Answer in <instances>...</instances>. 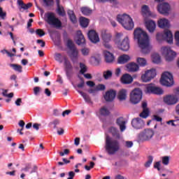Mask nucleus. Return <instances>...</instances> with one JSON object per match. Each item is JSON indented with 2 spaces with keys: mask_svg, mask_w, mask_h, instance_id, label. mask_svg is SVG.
Segmentation results:
<instances>
[{
  "mask_svg": "<svg viewBox=\"0 0 179 179\" xmlns=\"http://www.w3.org/2000/svg\"><path fill=\"white\" fill-rule=\"evenodd\" d=\"M134 38L138 40V46L141 48L143 54H149L150 49H149V36L142 29L137 28L134 32Z\"/></svg>",
  "mask_w": 179,
  "mask_h": 179,
  "instance_id": "f257e3e1",
  "label": "nucleus"
},
{
  "mask_svg": "<svg viewBox=\"0 0 179 179\" xmlns=\"http://www.w3.org/2000/svg\"><path fill=\"white\" fill-rule=\"evenodd\" d=\"M120 148H121V145L118 140L111 138L108 136H106L105 149L108 155H115L120 150Z\"/></svg>",
  "mask_w": 179,
  "mask_h": 179,
  "instance_id": "f03ea898",
  "label": "nucleus"
},
{
  "mask_svg": "<svg viewBox=\"0 0 179 179\" xmlns=\"http://www.w3.org/2000/svg\"><path fill=\"white\" fill-rule=\"evenodd\" d=\"M117 20L126 30H132L134 29V20H132V18L129 15H117Z\"/></svg>",
  "mask_w": 179,
  "mask_h": 179,
  "instance_id": "7ed1b4c3",
  "label": "nucleus"
},
{
  "mask_svg": "<svg viewBox=\"0 0 179 179\" xmlns=\"http://www.w3.org/2000/svg\"><path fill=\"white\" fill-rule=\"evenodd\" d=\"M45 17L46 19L45 21L50 24V26H54L56 29L62 27V22L55 17V14L54 13H45Z\"/></svg>",
  "mask_w": 179,
  "mask_h": 179,
  "instance_id": "20e7f679",
  "label": "nucleus"
},
{
  "mask_svg": "<svg viewBox=\"0 0 179 179\" xmlns=\"http://www.w3.org/2000/svg\"><path fill=\"white\" fill-rule=\"evenodd\" d=\"M156 39L159 43L167 41L169 44H173V33L169 29H165L164 33H157Z\"/></svg>",
  "mask_w": 179,
  "mask_h": 179,
  "instance_id": "39448f33",
  "label": "nucleus"
},
{
  "mask_svg": "<svg viewBox=\"0 0 179 179\" xmlns=\"http://www.w3.org/2000/svg\"><path fill=\"white\" fill-rule=\"evenodd\" d=\"M160 83L162 84L163 86H166L167 87L173 86V85H174L173 75L169 71L163 73L160 78Z\"/></svg>",
  "mask_w": 179,
  "mask_h": 179,
  "instance_id": "423d86ee",
  "label": "nucleus"
},
{
  "mask_svg": "<svg viewBox=\"0 0 179 179\" xmlns=\"http://www.w3.org/2000/svg\"><path fill=\"white\" fill-rule=\"evenodd\" d=\"M142 90L141 88H135L130 93L129 101L131 104H138L142 100Z\"/></svg>",
  "mask_w": 179,
  "mask_h": 179,
  "instance_id": "0eeeda50",
  "label": "nucleus"
},
{
  "mask_svg": "<svg viewBox=\"0 0 179 179\" xmlns=\"http://www.w3.org/2000/svg\"><path fill=\"white\" fill-rule=\"evenodd\" d=\"M162 53L164 57H165L166 59L171 62V61H173L174 58H176L177 53L171 50V48L168 46H164L162 48Z\"/></svg>",
  "mask_w": 179,
  "mask_h": 179,
  "instance_id": "6e6552de",
  "label": "nucleus"
},
{
  "mask_svg": "<svg viewBox=\"0 0 179 179\" xmlns=\"http://www.w3.org/2000/svg\"><path fill=\"white\" fill-rule=\"evenodd\" d=\"M156 77V69H151L150 70H147L145 73L141 75V80L145 83L148 82H150L152 79H155Z\"/></svg>",
  "mask_w": 179,
  "mask_h": 179,
  "instance_id": "1a4fd4ad",
  "label": "nucleus"
},
{
  "mask_svg": "<svg viewBox=\"0 0 179 179\" xmlns=\"http://www.w3.org/2000/svg\"><path fill=\"white\" fill-rule=\"evenodd\" d=\"M157 9L161 15L164 16H169V12H170V4L169 3H162L157 6Z\"/></svg>",
  "mask_w": 179,
  "mask_h": 179,
  "instance_id": "9d476101",
  "label": "nucleus"
},
{
  "mask_svg": "<svg viewBox=\"0 0 179 179\" xmlns=\"http://www.w3.org/2000/svg\"><path fill=\"white\" fill-rule=\"evenodd\" d=\"M153 135H155V131H153V129H145L140 134L139 136L142 141H149V139H152V138H153Z\"/></svg>",
  "mask_w": 179,
  "mask_h": 179,
  "instance_id": "9b49d317",
  "label": "nucleus"
},
{
  "mask_svg": "<svg viewBox=\"0 0 179 179\" xmlns=\"http://www.w3.org/2000/svg\"><path fill=\"white\" fill-rule=\"evenodd\" d=\"M63 59L64 61V65L66 75L69 78V76H71V73H72V71H73V66L66 56H64Z\"/></svg>",
  "mask_w": 179,
  "mask_h": 179,
  "instance_id": "f8f14e48",
  "label": "nucleus"
},
{
  "mask_svg": "<svg viewBox=\"0 0 179 179\" xmlns=\"http://www.w3.org/2000/svg\"><path fill=\"white\" fill-rule=\"evenodd\" d=\"M117 45L119 50L122 51H128L129 50V38L126 36L122 41H117Z\"/></svg>",
  "mask_w": 179,
  "mask_h": 179,
  "instance_id": "ddd939ff",
  "label": "nucleus"
},
{
  "mask_svg": "<svg viewBox=\"0 0 179 179\" xmlns=\"http://www.w3.org/2000/svg\"><path fill=\"white\" fill-rule=\"evenodd\" d=\"M87 36L91 43L94 44H97V43L100 42L99 34L94 29L90 30L87 33Z\"/></svg>",
  "mask_w": 179,
  "mask_h": 179,
  "instance_id": "4468645a",
  "label": "nucleus"
},
{
  "mask_svg": "<svg viewBox=\"0 0 179 179\" xmlns=\"http://www.w3.org/2000/svg\"><path fill=\"white\" fill-rule=\"evenodd\" d=\"M148 93H152V94H163L164 91L162 88L156 87L154 85L150 84L147 87Z\"/></svg>",
  "mask_w": 179,
  "mask_h": 179,
  "instance_id": "2eb2a0df",
  "label": "nucleus"
},
{
  "mask_svg": "<svg viewBox=\"0 0 179 179\" xmlns=\"http://www.w3.org/2000/svg\"><path fill=\"white\" fill-rule=\"evenodd\" d=\"M131 125L135 129H142L145 127V122L140 117H136L132 120Z\"/></svg>",
  "mask_w": 179,
  "mask_h": 179,
  "instance_id": "dca6fc26",
  "label": "nucleus"
},
{
  "mask_svg": "<svg viewBox=\"0 0 179 179\" xmlns=\"http://www.w3.org/2000/svg\"><path fill=\"white\" fill-rule=\"evenodd\" d=\"M164 101L168 106H173L178 103V98L174 95H167L164 98Z\"/></svg>",
  "mask_w": 179,
  "mask_h": 179,
  "instance_id": "f3484780",
  "label": "nucleus"
},
{
  "mask_svg": "<svg viewBox=\"0 0 179 179\" xmlns=\"http://www.w3.org/2000/svg\"><path fill=\"white\" fill-rule=\"evenodd\" d=\"M115 96H117V92H115L114 90H110L106 92V94L103 95V98L106 101L111 102L114 101Z\"/></svg>",
  "mask_w": 179,
  "mask_h": 179,
  "instance_id": "a211bd4d",
  "label": "nucleus"
},
{
  "mask_svg": "<svg viewBox=\"0 0 179 179\" xmlns=\"http://www.w3.org/2000/svg\"><path fill=\"white\" fill-rule=\"evenodd\" d=\"M116 124L120 127L121 132H124L127 129V122L124 117H117L116 119Z\"/></svg>",
  "mask_w": 179,
  "mask_h": 179,
  "instance_id": "6ab92c4d",
  "label": "nucleus"
},
{
  "mask_svg": "<svg viewBox=\"0 0 179 179\" xmlns=\"http://www.w3.org/2000/svg\"><path fill=\"white\" fill-rule=\"evenodd\" d=\"M101 37L103 41V43H110L111 41V38L113 35L108 30L103 29L101 33Z\"/></svg>",
  "mask_w": 179,
  "mask_h": 179,
  "instance_id": "aec40b11",
  "label": "nucleus"
},
{
  "mask_svg": "<svg viewBox=\"0 0 179 179\" xmlns=\"http://www.w3.org/2000/svg\"><path fill=\"white\" fill-rule=\"evenodd\" d=\"M76 44H78V45H82L83 47L86 45V39H85V36H83V34H82V31H77Z\"/></svg>",
  "mask_w": 179,
  "mask_h": 179,
  "instance_id": "412c9836",
  "label": "nucleus"
},
{
  "mask_svg": "<svg viewBox=\"0 0 179 179\" xmlns=\"http://www.w3.org/2000/svg\"><path fill=\"white\" fill-rule=\"evenodd\" d=\"M17 5L19 6V10L20 12H23L22 9L24 10H27V9H29V8H31L33 6V3H27V4L23 2V0H17Z\"/></svg>",
  "mask_w": 179,
  "mask_h": 179,
  "instance_id": "4be33fe9",
  "label": "nucleus"
},
{
  "mask_svg": "<svg viewBox=\"0 0 179 179\" xmlns=\"http://www.w3.org/2000/svg\"><path fill=\"white\" fill-rule=\"evenodd\" d=\"M103 55H104V58H105V62L107 64H112V62H114V55H113V53L107 51V50H104L103 51Z\"/></svg>",
  "mask_w": 179,
  "mask_h": 179,
  "instance_id": "5701e85b",
  "label": "nucleus"
},
{
  "mask_svg": "<svg viewBox=\"0 0 179 179\" xmlns=\"http://www.w3.org/2000/svg\"><path fill=\"white\" fill-rule=\"evenodd\" d=\"M126 68L129 72H137V71H139V65L135 62L127 64Z\"/></svg>",
  "mask_w": 179,
  "mask_h": 179,
  "instance_id": "b1692460",
  "label": "nucleus"
},
{
  "mask_svg": "<svg viewBox=\"0 0 179 179\" xmlns=\"http://www.w3.org/2000/svg\"><path fill=\"white\" fill-rule=\"evenodd\" d=\"M158 26L160 29H169L170 27V21L166 18L160 19L158 21Z\"/></svg>",
  "mask_w": 179,
  "mask_h": 179,
  "instance_id": "393cba45",
  "label": "nucleus"
},
{
  "mask_svg": "<svg viewBox=\"0 0 179 179\" xmlns=\"http://www.w3.org/2000/svg\"><path fill=\"white\" fill-rule=\"evenodd\" d=\"M122 83L123 85H131L132 83L134 78L129 74H124L121 78Z\"/></svg>",
  "mask_w": 179,
  "mask_h": 179,
  "instance_id": "a878e982",
  "label": "nucleus"
},
{
  "mask_svg": "<svg viewBox=\"0 0 179 179\" xmlns=\"http://www.w3.org/2000/svg\"><path fill=\"white\" fill-rule=\"evenodd\" d=\"M145 27L150 33H153L156 29V22L153 20H148L145 22Z\"/></svg>",
  "mask_w": 179,
  "mask_h": 179,
  "instance_id": "bb28decb",
  "label": "nucleus"
},
{
  "mask_svg": "<svg viewBox=\"0 0 179 179\" xmlns=\"http://www.w3.org/2000/svg\"><path fill=\"white\" fill-rule=\"evenodd\" d=\"M110 134L116 139H121V135L120 134V131L115 127H110L108 129Z\"/></svg>",
  "mask_w": 179,
  "mask_h": 179,
  "instance_id": "cd10ccee",
  "label": "nucleus"
},
{
  "mask_svg": "<svg viewBox=\"0 0 179 179\" xmlns=\"http://www.w3.org/2000/svg\"><path fill=\"white\" fill-rule=\"evenodd\" d=\"M117 99L120 101H125L127 100V90H120L117 93Z\"/></svg>",
  "mask_w": 179,
  "mask_h": 179,
  "instance_id": "c85d7f7f",
  "label": "nucleus"
},
{
  "mask_svg": "<svg viewBox=\"0 0 179 179\" xmlns=\"http://www.w3.org/2000/svg\"><path fill=\"white\" fill-rule=\"evenodd\" d=\"M129 59H131V58L129 57V55H122L118 58L117 62L118 64H127V62H128Z\"/></svg>",
  "mask_w": 179,
  "mask_h": 179,
  "instance_id": "c756f323",
  "label": "nucleus"
},
{
  "mask_svg": "<svg viewBox=\"0 0 179 179\" xmlns=\"http://www.w3.org/2000/svg\"><path fill=\"white\" fill-rule=\"evenodd\" d=\"M80 12L84 15V16H90L93 13V10L89 7H81Z\"/></svg>",
  "mask_w": 179,
  "mask_h": 179,
  "instance_id": "7c9ffc66",
  "label": "nucleus"
},
{
  "mask_svg": "<svg viewBox=\"0 0 179 179\" xmlns=\"http://www.w3.org/2000/svg\"><path fill=\"white\" fill-rule=\"evenodd\" d=\"M78 54H79V52L78 50H76L74 52H71V54L69 55L70 59L73 62V64L78 63Z\"/></svg>",
  "mask_w": 179,
  "mask_h": 179,
  "instance_id": "2f4dec72",
  "label": "nucleus"
},
{
  "mask_svg": "<svg viewBox=\"0 0 179 179\" xmlns=\"http://www.w3.org/2000/svg\"><path fill=\"white\" fill-rule=\"evenodd\" d=\"M89 23H90V20L85 17H80V24L82 27L86 28L89 26Z\"/></svg>",
  "mask_w": 179,
  "mask_h": 179,
  "instance_id": "473e14b6",
  "label": "nucleus"
},
{
  "mask_svg": "<svg viewBox=\"0 0 179 179\" xmlns=\"http://www.w3.org/2000/svg\"><path fill=\"white\" fill-rule=\"evenodd\" d=\"M141 12L143 16H152V13L149 9V6H148L147 5H144L142 6Z\"/></svg>",
  "mask_w": 179,
  "mask_h": 179,
  "instance_id": "72a5a7b5",
  "label": "nucleus"
},
{
  "mask_svg": "<svg viewBox=\"0 0 179 179\" xmlns=\"http://www.w3.org/2000/svg\"><path fill=\"white\" fill-rule=\"evenodd\" d=\"M67 47L70 50V51H71V52L78 51V49L75 46V43H73V41H72V40L71 39H69L67 41Z\"/></svg>",
  "mask_w": 179,
  "mask_h": 179,
  "instance_id": "f704fd0d",
  "label": "nucleus"
},
{
  "mask_svg": "<svg viewBox=\"0 0 179 179\" xmlns=\"http://www.w3.org/2000/svg\"><path fill=\"white\" fill-rule=\"evenodd\" d=\"M67 14L69 16V19L72 23H76L78 20H76V15H75V13H73V10H69L67 11Z\"/></svg>",
  "mask_w": 179,
  "mask_h": 179,
  "instance_id": "c9c22d12",
  "label": "nucleus"
},
{
  "mask_svg": "<svg viewBox=\"0 0 179 179\" xmlns=\"http://www.w3.org/2000/svg\"><path fill=\"white\" fill-rule=\"evenodd\" d=\"M78 92L81 94L82 97H83L85 101H86V103H92V99H90V96H89V95H87L86 93L82 92V91H78Z\"/></svg>",
  "mask_w": 179,
  "mask_h": 179,
  "instance_id": "e433bc0d",
  "label": "nucleus"
},
{
  "mask_svg": "<svg viewBox=\"0 0 179 179\" xmlns=\"http://www.w3.org/2000/svg\"><path fill=\"white\" fill-rule=\"evenodd\" d=\"M10 68H13L14 71H16L17 72H20V73L22 72V69H23V67H22L21 65L16 64H10Z\"/></svg>",
  "mask_w": 179,
  "mask_h": 179,
  "instance_id": "4c0bfd02",
  "label": "nucleus"
},
{
  "mask_svg": "<svg viewBox=\"0 0 179 179\" xmlns=\"http://www.w3.org/2000/svg\"><path fill=\"white\" fill-rule=\"evenodd\" d=\"M96 2H99L101 3H105V2H110V3H112L113 6H115L120 3L117 0H96Z\"/></svg>",
  "mask_w": 179,
  "mask_h": 179,
  "instance_id": "58836bf2",
  "label": "nucleus"
},
{
  "mask_svg": "<svg viewBox=\"0 0 179 179\" xmlns=\"http://www.w3.org/2000/svg\"><path fill=\"white\" fill-rule=\"evenodd\" d=\"M152 62H154V64H160L161 58H160V55L159 54L154 53L152 55Z\"/></svg>",
  "mask_w": 179,
  "mask_h": 179,
  "instance_id": "ea45409f",
  "label": "nucleus"
},
{
  "mask_svg": "<svg viewBox=\"0 0 179 179\" xmlns=\"http://www.w3.org/2000/svg\"><path fill=\"white\" fill-rule=\"evenodd\" d=\"M100 114H101V115H103V117L110 115V110H108V109H107V107L103 106V107L101 108V109H100Z\"/></svg>",
  "mask_w": 179,
  "mask_h": 179,
  "instance_id": "a19ab883",
  "label": "nucleus"
},
{
  "mask_svg": "<svg viewBox=\"0 0 179 179\" xmlns=\"http://www.w3.org/2000/svg\"><path fill=\"white\" fill-rule=\"evenodd\" d=\"M80 73L82 75H85L87 72V66L83 63H80Z\"/></svg>",
  "mask_w": 179,
  "mask_h": 179,
  "instance_id": "79ce46f5",
  "label": "nucleus"
},
{
  "mask_svg": "<svg viewBox=\"0 0 179 179\" xmlns=\"http://www.w3.org/2000/svg\"><path fill=\"white\" fill-rule=\"evenodd\" d=\"M137 64H138L140 66H146V64H147L146 59L143 57L137 58Z\"/></svg>",
  "mask_w": 179,
  "mask_h": 179,
  "instance_id": "37998d69",
  "label": "nucleus"
},
{
  "mask_svg": "<svg viewBox=\"0 0 179 179\" xmlns=\"http://www.w3.org/2000/svg\"><path fill=\"white\" fill-rule=\"evenodd\" d=\"M112 76H113V72L111 71H110V70H108L106 71H103V77L106 80L108 79H110V78H111Z\"/></svg>",
  "mask_w": 179,
  "mask_h": 179,
  "instance_id": "c03bdc74",
  "label": "nucleus"
},
{
  "mask_svg": "<svg viewBox=\"0 0 179 179\" xmlns=\"http://www.w3.org/2000/svg\"><path fill=\"white\" fill-rule=\"evenodd\" d=\"M149 109H143V111L139 115L141 118H148L149 117Z\"/></svg>",
  "mask_w": 179,
  "mask_h": 179,
  "instance_id": "a18cd8bd",
  "label": "nucleus"
},
{
  "mask_svg": "<svg viewBox=\"0 0 179 179\" xmlns=\"http://www.w3.org/2000/svg\"><path fill=\"white\" fill-rule=\"evenodd\" d=\"M50 127H51L53 129H57V125H59V120L56 119L52 122L49 123Z\"/></svg>",
  "mask_w": 179,
  "mask_h": 179,
  "instance_id": "49530a36",
  "label": "nucleus"
},
{
  "mask_svg": "<svg viewBox=\"0 0 179 179\" xmlns=\"http://www.w3.org/2000/svg\"><path fill=\"white\" fill-rule=\"evenodd\" d=\"M46 8L54 6V0H43Z\"/></svg>",
  "mask_w": 179,
  "mask_h": 179,
  "instance_id": "de8ad7c7",
  "label": "nucleus"
},
{
  "mask_svg": "<svg viewBox=\"0 0 179 179\" xmlns=\"http://www.w3.org/2000/svg\"><path fill=\"white\" fill-rule=\"evenodd\" d=\"M153 163V157L150 155L148 157V161L145 163V167H150V164Z\"/></svg>",
  "mask_w": 179,
  "mask_h": 179,
  "instance_id": "09e8293b",
  "label": "nucleus"
},
{
  "mask_svg": "<svg viewBox=\"0 0 179 179\" xmlns=\"http://www.w3.org/2000/svg\"><path fill=\"white\" fill-rule=\"evenodd\" d=\"M55 59L57 61V62H59V64H62V55H61V53H56L55 55Z\"/></svg>",
  "mask_w": 179,
  "mask_h": 179,
  "instance_id": "8fccbe9b",
  "label": "nucleus"
},
{
  "mask_svg": "<svg viewBox=\"0 0 179 179\" xmlns=\"http://www.w3.org/2000/svg\"><path fill=\"white\" fill-rule=\"evenodd\" d=\"M170 163V157L169 156H164L162 157V164L164 166H169Z\"/></svg>",
  "mask_w": 179,
  "mask_h": 179,
  "instance_id": "3c124183",
  "label": "nucleus"
},
{
  "mask_svg": "<svg viewBox=\"0 0 179 179\" xmlns=\"http://www.w3.org/2000/svg\"><path fill=\"white\" fill-rule=\"evenodd\" d=\"M57 13L59 16H65L66 13H65V10H64V8H60L59 5V6H57Z\"/></svg>",
  "mask_w": 179,
  "mask_h": 179,
  "instance_id": "603ef678",
  "label": "nucleus"
},
{
  "mask_svg": "<svg viewBox=\"0 0 179 179\" xmlns=\"http://www.w3.org/2000/svg\"><path fill=\"white\" fill-rule=\"evenodd\" d=\"M36 34L39 37H43V36H45V32L42 29H38L36 30Z\"/></svg>",
  "mask_w": 179,
  "mask_h": 179,
  "instance_id": "864d4df0",
  "label": "nucleus"
},
{
  "mask_svg": "<svg viewBox=\"0 0 179 179\" xmlns=\"http://www.w3.org/2000/svg\"><path fill=\"white\" fill-rule=\"evenodd\" d=\"M81 52L83 55H84V57H87V55H89V53L90 52V50H89V48H84L81 49Z\"/></svg>",
  "mask_w": 179,
  "mask_h": 179,
  "instance_id": "5fc2aeb1",
  "label": "nucleus"
},
{
  "mask_svg": "<svg viewBox=\"0 0 179 179\" xmlns=\"http://www.w3.org/2000/svg\"><path fill=\"white\" fill-rule=\"evenodd\" d=\"M80 83L77 85V87H78L79 89H82V87H85V80L83 79V78L80 77Z\"/></svg>",
  "mask_w": 179,
  "mask_h": 179,
  "instance_id": "6e6d98bb",
  "label": "nucleus"
},
{
  "mask_svg": "<svg viewBox=\"0 0 179 179\" xmlns=\"http://www.w3.org/2000/svg\"><path fill=\"white\" fill-rule=\"evenodd\" d=\"M96 90L101 91V92L106 90V85H104V84H99L96 86Z\"/></svg>",
  "mask_w": 179,
  "mask_h": 179,
  "instance_id": "4d7b16f0",
  "label": "nucleus"
},
{
  "mask_svg": "<svg viewBox=\"0 0 179 179\" xmlns=\"http://www.w3.org/2000/svg\"><path fill=\"white\" fill-rule=\"evenodd\" d=\"M123 36V34L122 33H117V34H116V38H115V44H117V41H120V38H121V37Z\"/></svg>",
  "mask_w": 179,
  "mask_h": 179,
  "instance_id": "13d9d810",
  "label": "nucleus"
},
{
  "mask_svg": "<svg viewBox=\"0 0 179 179\" xmlns=\"http://www.w3.org/2000/svg\"><path fill=\"white\" fill-rule=\"evenodd\" d=\"M134 146V142L132 141H126L125 142V148H127L128 149L132 148Z\"/></svg>",
  "mask_w": 179,
  "mask_h": 179,
  "instance_id": "bf43d9fd",
  "label": "nucleus"
},
{
  "mask_svg": "<svg viewBox=\"0 0 179 179\" xmlns=\"http://www.w3.org/2000/svg\"><path fill=\"white\" fill-rule=\"evenodd\" d=\"M175 40L176 42V45H179V31H176L175 34Z\"/></svg>",
  "mask_w": 179,
  "mask_h": 179,
  "instance_id": "052dcab7",
  "label": "nucleus"
},
{
  "mask_svg": "<svg viewBox=\"0 0 179 179\" xmlns=\"http://www.w3.org/2000/svg\"><path fill=\"white\" fill-rule=\"evenodd\" d=\"M36 43H37L38 44H41V47H42V48L45 47V42H44V41H43V40H41V39H38V40L36 41Z\"/></svg>",
  "mask_w": 179,
  "mask_h": 179,
  "instance_id": "680f3d73",
  "label": "nucleus"
},
{
  "mask_svg": "<svg viewBox=\"0 0 179 179\" xmlns=\"http://www.w3.org/2000/svg\"><path fill=\"white\" fill-rule=\"evenodd\" d=\"M160 166H161L160 162H157L154 164V169H157L158 171H160Z\"/></svg>",
  "mask_w": 179,
  "mask_h": 179,
  "instance_id": "e2e57ef3",
  "label": "nucleus"
},
{
  "mask_svg": "<svg viewBox=\"0 0 179 179\" xmlns=\"http://www.w3.org/2000/svg\"><path fill=\"white\" fill-rule=\"evenodd\" d=\"M40 87H35L34 88V93L36 96H37V94H38V93H40Z\"/></svg>",
  "mask_w": 179,
  "mask_h": 179,
  "instance_id": "0e129e2a",
  "label": "nucleus"
},
{
  "mask_svg": "<svg viewBox=\"0 0 179 179\" xmlns=\"http://www.w3.org/2000/svg\"><path fill=\"white\" fill-rule=\"evenodd\" d=\"M86 84H87L90 87H94V86L96 85V84L94 83V82L91 81V80L87 81V82L86 83Z\"/></svg>",
  "mask_w": 179,
  "mask_h": 179,
  "instance_id": "69168bd1",
  "label": "nucleus"
},
{
  "mask_svg": "<svg viewBox=\"0 0 179 179\" xmlns=\"http://www.w3.org/2000/svg\"><path fill=\"white\" fill-rule=\"evenodd\" d=\"M153 117H154V120H155V121H157V122H162V121L163 120L162 117H160L156 115H155Z\"/></svg>",
  "mask_w": 179,
  "mask_h": 179,
  "instance_id": "338daca9",
  "label": "nucleus"
},
{
  "mask_svg": "<svg viewBox=\"0 0 179 179\" xmlns=\"http://www.w3.org/2000/svg\"><path fill=\"white\" fill-rule=\"evenodd\" d=\"M22 103V99L21 98H18L17 99V100L15 101V104L17 106H20V103Z\"/></svg>",
  "mask_w": 179,
  "mask_h": 179,
  "instance_id": "774afa93",
  "label": "nucleus"
}]
</instances>
